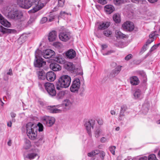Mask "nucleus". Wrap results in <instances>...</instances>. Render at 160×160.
Here are the masks:
<instances>
[{
  "mask_svg": "<svg viewBox=\"0 0 160 160\" xmlns=\"http://www.w3.org/2000/svg\"><path fill=\"white\" fill-rule=\"evenodd\" d=\"M157 32L155 31L150 34L149 35V39L146 42L145 44L142 47L141 50L140 52V53L142 54L145 52L147 49V46L153 42L154 40V37H158V35L157 34Z\"/></svg>",
  "mask_w": 160,
  "mask_h": 160,
  "instance_id": "6",
  "label": "nucleus"
},
{
  "mask_svg": "<svg viewBox=\"0 0 160 160\" xmlns=\"http://www.w3.org/2000/svg\"><path fill=\"white\" fill-rule=\"evenodd\" d=\"M72 105L71 101L69 99H66L63 102L62 106H57V108H56L55 106H48L47 109L51 113H59L69 110Z\"/></svg>",
  "mask_w": 160,
  "mask_h": 160,
  "instance_id": "1",
  "label": "nucleus"
},
{
  "mask_svg": "<svg viewBox=\"0 0 160 160\" xmlns=\"http://www.w3.org/2000/svg\"><path fill=\"white\" fill-rule=\"evenodd\" d=\"M48 20V18L46 17L42 18L40 20V22L41 24H43L46 22Z\"/></svg>",
  "mask_w": 160,
  "mask_h": 160,
  "instance_id": "49",
  "label": "nucleus"
},
{
  "mask_svg": "<svg viewBox=\"0 0 160 160\" xmlns=\"http://www.w3.org/2000/svg\"><path fill=\"white\" fill-rule=\"evenodd\" d=\"M147 157L146 156H144L140 158L139 160H147Z\"/></svg>",
  "mask_w": 160,
  "mask_h": 160,
  "instance_id": "60",
  "label": "nucleus"
},
{
  "mask_svg": "<svg viewBox=\"0 0 160 160\" xmlns=\"http://www.w3.org/2000/svg\"><path fill=\"white\" fill-rule=\"evenodd\" d=\"M138 74L139 75H140L141 76L144 77L145 76V73L143 71H139Z\"/></svg>",
  "mask_w": 160,
  "mask_h": 160,
  "instance_id": "56",
  "label": "nucleus"
},
{
  "mask_svg": "<svg viewBox=\"0 0 160 160\" xmlns=\"http://www.w3.org/2000/svg\"><path fill=\"white\" fill-rule=\"evenodd\" d=\"M151 3H154L157 2L158 0H148Z\"/></svg>",
  "mask_w": 160,
  "mask_h": 160,
  "instance_id": "62",
  "label": "nucleus"
},
{
  "mask_svg": "<svg viewBox=\"0 0 160 160\" xmlns=\"http://www.w3.org/2000/svg\"><path fill=\"white\" fill-rule=\"evenodd\" d=\"M55 55L54 52L50 49L46 50L43 52L42 54L43 57L45 58L48 59L52 57Z\"/></svg>",
  "mask_w": 160,
  "mask_h": 160,
  "instance_id": "14",
  "label": "nucleus"
},
{
  "mask_svg": "<svg viewBox=\"0 0 160 160\" xmlns=\"http://www.w3.org/2000/svg\"><path fill=\"white\" fill-rule=\"evenodd\" d=\"M60 14L61 16H64V15H71V13H67L66 12L64 11H61L60 12Z\"/></svg>",
  "mask_w": 160,
  "mask_h": 160,
  "instance_id": "54",
  "label": "nucleus"
},
{
  "mask_svg": "<svg viewBox=\"0 0 160 160\" xmlns=\"http://www.w3.org/2000/svg\"><path fill=\"white\" fill-rule=\"evenodd\" d=\"M100 152V151L98 149H96L93 150L88 154L89 157H92L98 154Z\"/></svg>",
  "mask_w": 160,
  "mask_h": 160,
  "instance_id": "37",
  "label": "nucleus"
},
{
  "mask_svg": "<svg viewBox=\"0 0 160 160\" xmlns=\"http://www.w3.org/2000/svg\"><path fill=\"white\" fill-rule=\"evenodd\" d=\"M95 121L94 120L91 119L87 122H86L85 124V126L87 130V132L89 136H92V132L91 128L93 129L95 125Z\"/></svg>",
  "mask_w": 160,
  "mask_h": 160,
  "instance_id": "11",
  "label": "nucleus"
},
{
  "mask_svg": "<svg viewBox=\"0 0 160 160\" xmlns=\"http://www.w3.org/2000/svg\"><path fill=\"white\" fill-rule=\"evenodd\" d=\"M41 51L38 49L35 52V59L34 65L35 67H41L43 65L46 64V62L43 61V59L41 57Z\"/></svg>",
  "mask_w": 160,
  "mask_h": 160,
  "instance_id": "4",
  "label": "nucleus"
},
{
  "mask_svg": "<svg viewBox=\"0 0 160 160\" xmlns=\"http://www.w3.org/2000/svg\"><path fill=\"white\" fill-rule=\"evenodd\" d=\"M80 80L79 78H76L73 81L70 87V90L72 92H78L80 88Z\"/></svg>",
  "mask_w": 160,
  "mask_h": 160,
  "instance_id": "10",
  "label": "nucleus"
},
{
  "mask_svg": "<svg viewBox=\"0 0 160 160\" xmlns=\"http://www.w3.org/2000/svg\"><path fill=\"white\" fill-rule=\"evenodd\" d=\"M44 142V136L43 135H41L38 138V140L37 141L34 142V143L37 146H39L42 145Z\"/></svg>",
  "mask_w": 160,
  "mask_h": 160,
  "instance_id": "30",
  "label": "nucleus"
},
{
  "mask_svg": "<svg viewBox=\"0 0 160 160\" xmlns=\"http://www.w3.org/2000/svg\"><path fill=\"white\" fill-rule=\"evenodd\" d=\"M24 148L26 149H28L31 147V143L30 141L28 139H26L25 141Z\"/></svg>",
  "mask_w": 160,
  "mask_h": 160,
  "instance_id": "39",
  "label": "nucleus"
},
{
  "mask_svg": "<svg viewBox=\"0 0 160 160\" xmlns=\"http://www.w3.org/2000/svg\"><path fill=\"white\" fill-rule=\"evenodd\" d=\"M116 36L117 38H125L126 35L122 33L120 31H116Z\"/></svg>",
  "mask_w": 160,
  "mask_h": 160,
  "instance_id": "38",
  "label": "nucleus"
},
{
  "mask_svg": "<svg viewBox=\"0 0 160 160\" xmlns=\"http://www.w3.org/2000/svg\"><path fill=\"white\" fill-rule=\"evenodd\" d=\"M54 60L57 63L61 64L64 63L65 61L63 57L60 55H58L55 58Z\"/></svg>",
  "mask_w": 160,
  "mask_h": 160,
  "instance_id": "29",
  "label": "nucleus"
},
{
  "mask_svg": "<svg viewBox=\"0 0 160 160\" xmlns=\"http://www.w3.org/2000/svg\"><path fill=\"white\" fill-rule=\"evenodd\" d=\"M10 114L12 118H15L16 116V114L13 112H11Z\"/></svg>",
  "mask_w": 160,
  "mask_h": 160,
  "instance_id": "63",
  "label": "nucleus"
},
{
  "mask_svg": "<svg viewBox=\"0 0 160 160\" xmlns=\"http://www.w3.org/2000/svg\"><path fill=\"white\" fill-rule=\"evenodd\" d=\"M109 25V22H105L100 24L98 26V28L101 30L104 29L108 28Z\"/></svg>",
  "mask_w": 160,
  "mask_h": 160,
  "instance_id": "31",
  "label": "nucleus"
},
{
  "mask_svg": "<svg viewBox=\"0 0 160 160\" xmlns=\"http://www.w3.org/2000/svg\"><path fill=\"white\" fill-rule=\"evenodd\" d=\"M38 130L37 126L32 122H28L26 125V133L28 137L31 139H36Z\"/></svg>",
  "mask_w": 160,
  "mask_h": 160,
  "instance_id": "2",
  "label": "nucleus"
},
{
  "mask_svg": "<svg viewBox=\"0 0 160 160\" xmlns=\"http://www.w3.org/2000/svg\"><path fill=\"white\" fill-rule=\"evenodd\" d=\"M7 74L9 75H12V69H10L9 70V71L7 72Z\"/></svg>",
  "mask_w": 160,
  "mask_h": 160,
  "instance_id": "59",
  "label": "nucleus"
},
{
  "mask_svg": "<svg viewBox=\"0 0 160 160\" xmlns=\"http://www.w3.org/2000/svg\"><path fill=\"white\" fill-rule=\"evenodd\" d=\"M76 52L74 50L70 49L65 52V56L68 59H72L76 57Z\"/></svg>",
  "mask_w": 160,
  "mask_h": 160,
  "instance_id": "16",
  "label": "nucleus"
},
{
  "mask_svg": "<svg viewBox=\"0 0 160 160\" xmlns=\"http://www.w3.org/2000/svg\"><path fill=\"white\" fill-rule=\"evenodd\" d=\"M38 130L39 132H41L43 130V126L42 124L39 123L38 124Z\"/></svg>",
  "mask_w": 160,
  "mask_h": 160,
  "instance_id": "44",
  "label": "nucleus"
},
{
  "mask_svg": "<svg viewBox=\"0 0 160 160\" xmlns=\"http://www.w3.org/2000/svg\"><path fill=\"white\" fill-rule=\"evenodd\" d=\"M122 66L118 65L111 72L110 75L112 77H114L117 75L120 72L121 70Z\"/></svg>",
  "mask_w": 160,
  "mask_h": 160,
  "instance_id": "20",
  "label": "nucleus"
},
{
  "mask_svg": "<svg viewBox=\"0 0 160 160\" xmlns=\"http://www.w3.org/2000/svg\"><path fill=\"white\" fill-rule=\"evenodd\" d=\"M37 74L38 78L40 80H44L46 78V74L42 70L37 72Z\"/></svg>",
  "mask_w": 160,
  "mask_h": 160,
  "instance_id": "26",
  "label": "nucleus"
},
{
  "mask_svg": "<svg viewBox=\"0 0 160 160\" xmlns=\"http://www.w3.org/2000/svg\"><path fill=\"white\" fill-rule=\"evenodd\" d=\"M12 125V122L11 121L7 123V126L9 127H11Z\"/></svg>",
  "mask_w": 160,
  "mask_h": 160,
  "instance_id": "64",
  "label": "nucleus"
},
{
  "mask_svg": "<svg viewBox=\"0 0 160 160\" xmlns=\"http://www.w3.org/2000/svg\"><path fill=\"white\" fill-rule=\"evenodd\" d=\"M159 45L160 44L159 43L156 45H154L152 47V48L150 49L149 51V52H152L154 51L159 46Z\"/></svg>",
  "mask_w": 160,
  "mask_h": 160,
  "instance_id": "43",
  "label": "nucleus"
},
{
  "mask_svg": "<svg viewBox=\"0 0 160 160\" xmlns=\"http://www.w3.org/2000/svg\"><path fill=\"white\" fill-rule=\"evenodd\" d=\"M124 1V0H114V2L115 4L118 5L122 3Z\"/></svg>",
  "mask_w": 160,
  "mask_h": 160,
  "instance_id": "48",
  "label": "nucleus"
},
{
  "mask_svg": "<svg viewBox=\"0 0 160 160\" xmlns=\"http://www.w3.org/2000/svg\"><path fill=\"white\" fill-rule=\"evenodd\" d=\"M56 77V74L52 71H49L46 74V78L48 81H53L55 79Z\"/></svg>",
  "mask_w": 160,
  "mask_h": 160,
  "instance_id": "19",
  "label": "nucleus"
},
{
  "mask_svg": "<svg viewBox=\"0 0 160 160\" xmlns=\"http://www.w3.org/2000/svg\"><path fill=\"white\" fill-rule=\"evenodd\" d=\"M115 52L114 50H110L108 51L106 53H103V55H108L111 54L112 53H114Z\"/></svg>",
  "mask_w": 160,
  "mask_h": 160,
  "instance_id": "47",
  "label": "nucleus"
},
{
  "mask_svg": "<svg viewBox=\"0 0 160 160\" xmlns=\"http://www.w3.org/2000/svg\"><path fill=\"white\" fill-rule=\"evenodd\" d=\"M59 37L62 41L66 42L71 38L70 33L68 31L62 32L59 34Z\"/></svg>",
  "mask_w": 160,
  "mask_h": 160,
  "instance_id": "12",
  "label": "nucleus"
},
{
  "mask_svg": "<svg viewBox=\"0 0 160 160\" xmlns=\"http://www.w3.org/2000/svg\"><path fill=\"white\" fill-rule=\"evenodd\" d=\"M53 46L56 48L59 49L62 47V44L59 42H55L53 43Z\"/></svg>",
  "mask_w": 160,
  "mask_h": 160,
  "instance_id": "41",
  "label": "nucleus"
},
{
  "mask_svg": "<svg viewBox=\"0 0 160 160\" xmlns=\"http://www.w3.org/2000/svg\"><path fill=\"white\" fill-rule=\"evenodd\" d=\"M98 123L100 125H102L103 123V121L102 119H99L97 121Z\"/></svg>",
  "mask_w": 160,
  "mask_h": 160,
  "instance_id": "58",
  "label": "nucleus"
},
{
  "mask_svg": "<svg viewBox=\"0 0 160 160\" xmlns=\"http://www.w3.org/2000/svg\"><path fill=\"white\" fill-rule=\"evenodd\" d=\"M64 68L68 71L71 72L73 70L75 66L72 62H67L65 63L64 64Z\"/></svg>",
  "mask_w": 160,
  "mask_h": 160,
  "instance_id": "23",
  "label": "nucleus"
},
{
  "mask_svg": "<svg viewBox=\"0 0 160 160\" xmlns=\"http://www.w3.org/2000/svg\"><path fill=\"white\" fill-rule=\"evenodd\" d=\"M132 57V54H129L125 57V60L126 61H128L131 59Z\"/></svg>",
  "mask_w": 160,
  "mask_h": 160,
  "instance_id": "50",
  "label": "nucleus"
},
{
  "mask_svg": "<svg viewBox=\"0 0 160 160\" xmlns=\"http://www.w3.org/2000/svg\"><path fill=\"white\" fill-rule=\"evenodd\" d=\"M0 23L2 25L7 27H10L11 25L10 22L5 19L0 14Z\"/></svg>",
  "mask_w": 160,
  "mask_h": 160,
  "instance_id": "21",
  "label": "nucleus"
},
{
  "mask_svg": "<svg viewBox=\"0 0 160 160\" xmlns=\"http://www.w3.org/2000/svg\"><path fill=\"white\" fill-rule=\"evenodd\" d=\"M55 119L54 118L49 116H46L43 119V122L48 127L52 126L55 123Z\"/></svg>",
  "mask_w": 160,
  "mask_h": 160,
  "instance_id": "13",
  "label": "nucleus"
},
{
  "mask_svg": "<svg viewBox=\"0 0 160 160\" xmlns=\"http://www.w3.org/2000/svg\"><path fill=\"white\" fill-rule=\"evenodd\" d=\"M66 94V92L65 91H60L57 94L56 98L58 99L62 98Z\"/></svg>",
  "mask_w": 160,
  "mask_h": 160,
  "instance_id": "35",
  "label": "nucleus"
},
{
  "mask_svg": "<svg viewBox=\"0 0 160 160\" xmlns=\"http://www.w3.org/2000/svg\"><path fill=\"white\" fill-rule=\"evenodd\" d=\"M38 156V154L35 152H29L25 156L24 159L25 160H26V159L32 160L34 159L36 157Z\"/></svg>",
  "mask_w": 160,
  "mask_h": 160,
  "instance_id": "27",
  "label": "nucleus"
},
{
  "mask_svg": "<svg viewBox=\"0 0 160 160\" xmlns=\"http://www.w3.org/2000/svg\"><path fill=\"white\" fill-rule=\"evenodd\" d=\"M8 17L9 18L15 21H19L21 20L23 17V14L22 12L20 11L16 10L9 12Z\"/></svg>",
  "mask_w": 160,
  "mask_h": 160,
  "instance_id": "7",
  "label": "nucleus"
},
{
  "mask_svg": "<svg viewBox=\"0 0 160 160\" xmlns=\"http://www.w3.org/2000/svg\"><path fill=\"white\" fill-rule=\"evenodd\" d=\"M112 33V31L108 30H104L103 32V34L107 37H110Z\"/></svg>",
  "mask_w": 160,
  "mask_h": 160,
  "instance_id": "40",
  "label": "nucleus"
},
{
  "mask_svg": "<svg viewBox=\"0 0 160 160\" xmlns=\"http://www.w3.org/2000/svg\"><path fill=\"white\" fill-rule=\"evenodd\" d=\"M108 46L106 44H102L101 45L102 50H104L105 48H106Z\"/></svg>",
  "mask_w": 160,
  "mask_h": 160,
  "instance_id": "61",
  "label": "nucleus"
},
{
  "mask_svg": "<svg viewBox=\"0 0 160 160\" xmlns=\"http://www.w3.org/2000/svg\"><path fill=\"white\" fill-rule=\"evenodd\" d=\"M102 132V130L100 128H96L94 132V134L95 137L97 138H98L100 136Z\"/></svg>",
  "mask_w": 160,
  "mask_h": 160,
  "instance_id": "33",
  "label": "nucleus"
},
{
  "mask_svg": "<svg viewBox=\"0 0 160 160\" xmlns=\"http://www.w3.org/2000/svg\"><path fill=\"white\" fill-rule=\"evenodd\" d=\"M143 108L145 109V111L143 112V113H144L145 114L146 113L148 112L149 110L148 108L146 107L145 105H144L143 106Z\"/></svg>",
  "mask_w": 160,
  "mask_h": 160,
  "instance_id": "55",
  "label": "nucleus"
},
{
  "mask_svg": "<svg viewBox=\"0 0 160 160\" xmlns=\"http://www.w3.org/2000/svg\"><path fill=\"white\" fill-rule=\"evenodd\" d=\"M72 73L76 75H82L83 74V72L81 66L80 65L75 66Z\"/></svg>",
  "mask_w": 160,
  "mask_h": 160,
  "instance_id": "17",
  "label": "nucleus"
},
{
  "mask_svg": "<svg viewBox=\"0 0 160 160\" xmlns=\"http://www.w3.org/2000/svg\"><path fill=\"white\" fill-rule=\"evenodd\" d=\"M50 68L54 71H57L61 70V68L60 65L57 63H52L50 65Z\"/></svg>",
  "mask_w": 160,
  "mask_h": 160,
  "instance_id": "28",
  "label": "nucleus"
},
{
  "mask_svg": "<svg viewBox=\"0 0 160 160\" xmlns=\"http://www.w3.org/2000/svg\"><path fill=\"white\" fill-rule=\"evenodd\" d=\"M113 18L116 23H119L121 21L120 15L119 14H114L113 16Z\"/></svg>",
  "mask_w": 160,
  "mask_h": 160,
  "instance_id": "36",
  "label": "nucleus"
},
{
  "mask_svg": "<svg viewBox=\"0 0 160 160\" xmlns=\"http://www.w3.org/2000/svg\"><path fill=\"white\" fill-rule=\"evenodd\" d=\"M115 148L116 147L114 146H112L109 148L110 151L113 155L115 154Z\"/></svg>",
  "mask_w": 160,
  "mask_h": 160,
  "instance_id": "45",
  "label": "nucleus"
},
{
  "mask_svg": "<svg viewBox=\"0 0 160 160\" xmlns=\"http://www.w3.org/2000/svg\"><path fill=\"white\" fill-rule=\"evenodd\" d=\"M45 83H40L39 82L38 83V86L39 88L42 90H43V87H44V84Z\"/></svg>",
  "mask_w": 160,
  "mask_h": 160,
  "instance_id": "53",
  "label": "nucleus"
},
{
  "mask_svg": "<svg viewBox=\"0 0 160 160\" xmlns=\"http://www.w3.org/2000/svg\"><path fill=\"white\" fill-rule=\"evenodd\" d=\"M44 87L50 96L53 97L56 95V92L54 86L52 83L49 82L45 83Z\"/></svg>",
  "mask_w": 160,
  "mask_h": 160,
  "instance_id": "5",
  "label": "nucleus"
},
{
  "mask_svg": "<svg viewBox=\"0 0 160 160\" xmlns=\"http://www.w3.org/2000/svg\"><path fill=\"white\" fill-rule=\"evenodd\" d=\"M122 27L124 29L131 31L134 29V26L133 22L127 21L122 24Z\"/></svg>",
  "mask_w": 160,
  "mask_h": 160,
  "instance_id": "15",
  "label": "nucleus"
},
{
  "mask_svg": "<svg viewBox=\"0 0 160 160\" xmlns=\"http://www.w3.org/2000/svg\"><path fill=\"white\" fill-rule=\"evenodd\" d=\"M99 153H100V157L101 158L102 160H103L105 155V153L103 151H100Z\"/></svg>",
  "mask_w": 160,
  "mask_h": 160,
  "instance_id": "46",
  "label": "nucleus"
},
{
  "mask_svg": "<svg viewBox=\"0 0 160 160\" xmlns=\"http://www.w3.org/2000/svg\"><path fill=\"white\" fill-rule=\"evenodd\" d=\"M57 37V32L55 31H52L49 33L48 36V40L50 42H52L55 40Z\"/></svg>",
  "mask_w": 160,
  "mask_h": 160,
  "instance_id": "24",
  "label": "nucleus"
},
{
  "mask_svg": "<svg viewBox=\"0 0 160 160\" xmlns=\"http://www.w3.org/2000/svg\"><path fill=\"white\" fill-rule=\"evenodd\" d=\"M127 109V107L125 105H123L121 106L119 115V117L124 116V113Z\"/></svg>",
  "mask_w": 160,
  "mask_h": 160,
  "instance_id": "32",
  "label": "nucleus"
},
{
  "mask_svg": "<svg viewBox=\"0 0 160 160\" xmlns=\"http://www.w3.org/2000/svg\"><path fill=\"white\" fill-rule=\"evenodd\" d=\"M71 82V77L68 75H63L60 76L56 83L57 88L60 90V88H66L68 87Z\"/></svg>",
  "mask_w": 160,
  "mask_h": 160,
  "instance_id": "3",
  "label": "nucleus"
},
{
  "mask_svg": "<svg viewBox=\"0 0 160 160\" xmlns=\"http://www.w3.org/2000/svg\"><path fill=\"white\" fill-rule=\"evenodd\" d=\"M107 141V139L104 137H102L100 139V142L102 143H104Z\"/></svg>",
  "mask_w": 160,
  "mask_h": 160,
  "instance_id": "57",
  "label": "nucleus"
},
{
  "mask_svg": "<svg viewBox=\"0 0 160 160\" xmlns=\"http://www.w3.org/2000/svg\"><path fill=\"white\" fill-rule=\"evenodd\" d=\"M18 4L21 8L28 9L32 6L31 0H18Z\"/></svg>",
  "mask_w": 160,
  "mask_h": 160,
  "instance_id": "9",
  "label": "nucleus"
},
{
  "mask_svg": "<svg viewBox=\"0 0 160 160\" xmlns=\"http://www.w3.org/2000/svg\"><path fill=\"white\" fill-rule=\"evenodd\" d=\"M49 18H48V21L49 22L52 21L54 18V16L52 13H51L49 15Z\"/></svg>",
  "mask_w": 160,
  "mask_h": 160,
  "instance_id": "51",
  "label": "nucleus"
},
{
  "mask_svg": "<svg viewBox=\"0 0 160 160\" xmlns=\"http://www.w3.org/2000/svg\"><path fill=\"white\" fill-rule=\"evenodd\" d=\"M98 3L104 5L107 3L106 0H98Z\"/></svg>",
  "mask_w": 160,
  "mask_h": 160,
  "instance_id": "52",
  "label": "nucleus"
},
{
  "mask_svg": "<svg viewBox=\"0 0 160 160\" xmlns=\"http://www.w3.org/2000/svg\"><path fill=\"white\" fill-rule=\"evenodd\" d=\"M148 160H158L154 154H152L149 155L148 158Z\"/></svg>",
  "mask_w": 160,
  "mask_h": 160,
  "instance_id": "42",
  "label": "nucleus"
},
{
  "mask_svg": "<svg viewBox=\"0 0 160 160\" xmlns=\"http://www.w3.org/2000/svg\"><path fill=\"white\" fill-rule=\"evenodd\" d=\"M12 30H13L12 29L5 28L1 26H0V32H2L3 34L9 32H11V31H12ZM0 36H1V33H0Z\"/></svg>",
  "mask_w": 160,
  "mask_h": 160,
  "instance_id": "34",
  "label": "nucleus"
},
{
  "mask_svg": "<svg viewBox=\"0 0 160 160\" xmlns=\"http://www.w3.org/2000/svg\"><path fill=\"white\" fill-rule=\"evenodd\" d=\"M104 10L107 13L110 14L114 11L115 8L112 5H107L104 7Z\"/></svg>",
  "mask_w": 160,
  "mask_h": 160,
  "instance_id": "22",
  "label": "nucleus"
},
{
  "mask_svg": "<svg viewBox=\"0 0 160 160\" xmlns=\"http://www.w3.org/2000/svg\"><path fill=\"white\" fill-rule=\"evenodd\" d=\"M134 98L135 99H141L143 97V94L141 90L139 89L135 90L133 93Z\"/></svg>",
  "mask_w": 160,
  "mask_h": 160,
  "instance_id": "18",
  "label": "nucleus"
},
{
  "mask_svg": "<svg viewBox=\"0 0 160 160\" xmlns=\"http://www.w3.org/2000/svg\"><path fill=\"white\" fill-rule=\"evenodd\" d=\"M45 4L42 3L39 0H33L32 2V6H33V8L30 10L32 13H34L41 9Z\"/></svg>",
  "mask_w": 160,
  "mask_h": 160,
  "instance_id": "8",
  "label": "nucleus"
},
{
  "mask_svg": "<svg viewBox=\"0 0 160 160\" xmlns=\"http://www.w3.org/2000/svg\"><path fill=\"white\" fill-rule=\"evenodd\" d=\"M130 81L131 84L132 85H138L140 82L138 78L135 76L130 77Z\"/></svg>",
  "mask_w": 160,
  "mask_h": 160,
  "instance_id": "25",
  "label": "nucleus"
}]
</instances>
